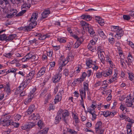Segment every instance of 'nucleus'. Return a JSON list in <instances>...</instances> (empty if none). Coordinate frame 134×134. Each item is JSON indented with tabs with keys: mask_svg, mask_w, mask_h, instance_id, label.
Instances as JSON below:
<instances>
[{
	"mask_svg": "<svg viewBox=\"0 0 134 134\" xmlns=\"http://www.w3.org/2000/svg\"><path fill=\"white\" fill-rule=\"evenodd\" d=\"M26 12V10H22L20 12H19L18 14L16 15V16H20L22 15L24 13Z\"/></svg>",
	"mask_w": 134,
	"mask_h": 134,
	"instance_id": "nucleus-54",
	"label": "nucleus"
},
{
	"mask_svg": "<svg viewBox=\"0 0 134 134\" xmlns=\"http://www.w3.org/2000/svg\"><path fill=\"white\" fill-rule=\"evenodd\" d=\"M58 40L60 42L65 43L66 42V41L63 38H58Z\"/></svg>",
	"mask_w": 134,
	"mask_h": 134,
	"instance_id": "nucleus-57",
	"label": "nucleus"
},
{
	"mask_svg": "<svg viewBox=\"0 0 134 134\" xmlns=\"http://www.w3.org/2000/svg\"><path fill=\"white\" fill-rule=\"evenodd\" d=\"M60 62L62 64V65L60 66L58 69L57 70V71L59 72L61 71L62 70V68L63 66L65 65L66 64L69 62L68 59H65L64 58H63L62 59L61 58L60 59Z\"/></svg>",
	"mask_w": 134,
	"mask_h": 134,
	"instance_id": "nucleus-7",
	"label": "nucleus"
},
{
	"mask_svg": "<svg viewBox=\"0 0 134 134\" xmlns=\"http://www.w3.org/2000/svg\"><path fill=\"white\" fill-rule=\"evenodd\" d=\"M28 26H25L22 27V30L24 31H30L32 29L34 28L37 25L36 22H31Z\"/></svg>",
	"mask_w": 134,
	"mask_h": 134,
	"instance_id": "nucleus-5",
	"label": "nucleus"
},
{
	"mask_svg": "<svg viewBox=\"0 0 134 134\" xmlns=\"http://www.w3.org/2000/svg\"><path fill=\"white\" fill-rule=\"evenodd\" d=\"M67 131L71 134H77V132L73 130L68 129Z\"/></svg>",
	"mask_w": 134,
	"mask_h": 134,
	"instance_id": "nucleus-43",
	"label": "nucleus"
},
{
	"mask_svg": "<svg viewBox=\"0 0 134 134\" xmlns=\"http://www.w3.org/2000/svg\"><path fill=\"white\" fill-rule=\"evenodd\" d=\"M72 46V45L70 43H69L68 44L67 47L66 48V49L69 51H70Z\"/></svg>",
	"mask_w": 134,
	"mask_h": 134,
	"instance_id": "nucleus-52",
	"label": "nucleus"
},
{
	"mask_svg": "<svg viewBox=\"0 0 134 134\" xmlns=\"http://www.w3.org/2000/svg\"><path fill=\"white\" fill-rule=\"evenodd\" d=\"M87 66L88 68H91L94 65L93 61L91 60H89L87 61L86 63Z\"/></svg>",
	"mask_w": 134,
	"mask_h": 134,
	"instance_id": "nucleus-30",
	"label": "nucleus"
},
{
	"mask_svg": "<svg viewBox=\"0 0 134 134\" xmlns=\"http://www.w3.org/2000/svg\"><path fill=\"white\" fill-rule=\"evenodd\" d=\"M123 17L124 19L128 20L130 19V17L128 15H123Z\"/></svg>",
	"mask_w": 134,
	"mask_h": 134,
	"instance_id": "nucleus-55",
	"label": "nucleus"
},
{
	"mask_svg": "<svg viewBox=\"0 0 134 134\" xmlns=\"http://www.w3.org/2000/svg\"><path fill=\"white\" fill-rule=\"evenodd\" d=\"M129 15L132 17H134V11H131L128 12Z\"/></svg>",
	"mask_w": 134,
	"mask_h": 134,
	"instance_id": "nucleus-64",
	"label": "nucleus"
},
{
	"mask_svg": "<svg viewBox=\"0 0 134 134\" xmlns=\"http://www.w3.org/2000/svg\"><path fill=\"white\" fill-rule=\"evenodd\" d=\"M42 129V130L39 131L37 133H35L34 134H46L48 130V128H45Z\"/></svg>",
	"mask_w": 134,
	"mask_h": 134,
	"instance_id": "nucleus-22",
	"label": "nucleus"
},
{
	"mask_svg": "<svg viewBox=\"0 0 134 134\" xmlns=\"http://www.w3.org/2000/svg\"><path fill=\"white\" fill-rule=\"evenodd\" d=\"M98 52H104V50L103 49V47L101 46H99L98 48Z\"/></svg>",
	"mask_w": 134,
	"mask_h": 134,
	"instance_id": "nucleus-49",
	"label": "nucleus"
},
{
	"mask_svg": "<svg viewBox=\"0 0 134 134\" xmlns=\"http://www.w3.org/2000/svg\"><path fill=\"white\" fill-rule=\"evenodd\" d=\"M69 114L68 111L66 110H59L58 111L55 119L59 121L62 119L64 122L67 123L70 119Z\"/></svg>",
	"mask_w": 134,
	"mask_h": 134,
	"instance_id": "nucleus-1",
	"label": "nucleus"
},
{
	"mask_svg": "<svg viewBox=\"0 0 134 134\" xmlns=\"http://www.w3.org/2000/svg\"><path fill=\"white\" fill-rule=\"evenodd\" d=\"M12 54L11 53H6L4 54V55L7 58H10L12 55Z\"/></svg>",
	"mask_w": 134,
	"mask_h": 134,
	"instance_id": "nucleus-48",
	"label": "nucleus"
},
{
	"mask_svg": "<svg viewBox=\"0 0 134 134\" xmlns=\"http://www.w3.org/2000/svg\"><path fill=\"white\" fill-rule=\"evenodd\" d=\"M98 33L99 35L102 37H103L105 36L104 33L103 31L100 29H99L97 30Z\"/></svg>",
	"mask_w": 134,
	"mask_h": 134,
	"instance_id": "nucleus-35",
	"label": "nucleus"
},
{
	"mask_svg": "<svg viewBox=\"0 0 134 134\" xmlns=\"http://www.w3.org/2000/svg\"><path fill=\"white\" fill-rule=\"evenodd\" d=\"M87 111L90 114L92 113V111H93L94 110L93 109L91 108V107H88L87 108Z\"/></svg>",
	"mask_w": 134,
	"mask_h": 134,
	"instance_id": "nucleus-58",
	"label": "nucleus"
},
{
	"mask_svg": "<svg viewBox=\"0 0 134 134\" xmlns=\"http://www.w3.org/2000/svg\"><path fill=\"white\" fill-rule=\"evenodd\" d=\"M50 13V12L49 10H45L41 14L42 17L43 19L46 18Z\"/></svg>",
	"mask_w": 134,
	"mask_h": 134,
	"instance_id": "nucleus-19",
	"label": "nucleus"
},
{
	"mask_svg": "<svg viewBox=\"0 0 134 134\" xmlns=\"http://www.w3.org/2000/svg\"><path fill=\"white\" fill-rule=\"evenodd\" d=\"M9 72H10L13 73L14 74H15V75H16V74H15L16 71L17 70L16 69H14V68H12L11 69H9Z\"/></svg>",
	"mask_w": 134,
	"mask_h": 134,
	"instance_id": "nucleus-50",
	"label": "nucleus"
},
{
	"mask_svg": "<svg viewBox=\"0 0 134 134\" xmlns=\"http://www.w3.org/2000/svg\"><path fill=\"white\" fill-rule=\"evenodd\" d=\"M97 53L99 58H100L101 62L103 63H105V58L104 54L105 53L104 52H98Z\"/></svg>",
	"mask_w": 134,
	"mask_h": 134,
	"instance_id": "nucleus-12",
	"label": "nucleus"
},
{
	"mask_svg": "<svg viewBox=\"0 0 134 134\" xmlns=\"http://www.w3.org/2000/svg\"><path fill=\"white\" fill-rule=\"evenodd\" d=\"M4 118H2L3 121V126H8L11 123L9 119L11 117L10 116L7 115V114L4 115Z\"/></svg>",
	"mask_w": 134,
	"mask_h": 134,
	"instance_id": "nucleus-3",
	"label": "nucleus"
},
{
	"mask_svg": "<svg viewBox=\"0 0 134 134\" xmlns=\"http://www.w3.org/2000/svg\"><path fill=\"white\" fill-rule=\"evenodd\" d=\"M82 17L83 19H85L87 21H90L92 19L90 16L88 15H82Z\"/></svg>",
	"mask_w": 134,
	"mask_h": 134,
	"instance_id": "nucleus-34",
	"label": "nucleus"
},
{
	"mask_svg": "<svg viewBox=\"0 0 134 134\" xmlns=\"http://www.w3.org/2000/svg\"><path fill=\"white\" fill-rule=\"evenodd\" d=\"M103 71L101 72H97L96 73V77L97 78H100L103 76Z\"/></svg>",
	"mask_w": 134,
	"mask_h": 134,
	"instance_id": "nucleus-37",
	"label": "nucleus"
},
{
	"mask_svg": "<svg viewBox=\"0 0 134 134\" xmlns=\"http://www.w3.org/2000/svg\"><path fill=\"white\" fill-rule=\"evenodd\" d=\"M6 38L7 36H6V35L5 34H3L2 35H0V40H5L6 41Z\"/></svg>",
	"mask_w": 134,
	"mask_h": 134,
	"instance_id": "nucleus-40",
	"label": "nucleus"
},
{
	"mask_svg": "<svg viewBox=\"0 0 134 134\" xmlns=\"http://www.w3.org/2000/svg\"><path fill=\"white\" fill-rule=\"evenodd\" d=\"M36 108L35 105H31L27 110L26 113L28 114H31L35 109Z\"/></svg>",
	"mask_w": 134,
	"mask_h": 134,
	"instance_id": "nucleus-17",
	"label": "nucleus"
},
{
	"mask_svg": "<svg viewBox=\"0 0 134 134\" xmlns=\"http://www.w3.org/2000/svg\"><path fill=\"white\" fill-rule=\"evenodd\" d=\"M95 132L96 133H98L102 130L104 131V130L102 129L101 122L99 121L97 122L95 126Z\"/></svg>",
	"mask_w": 134,
	"mask_h": 134,
	"instance_id": "nucleus-6",
	"label": "nucleus"
},
{
	"mask_svg": "<svg viewBox=\"0 0 134 134\" xmlns=\"http://www.w3.org/2000/svg\"><path fill=\"white\" fill-rule=\"evenodd\" d=\"M117 75L118 74L116 73H115V74H114L112 78L113 81H115L116 80L117 78Z\"/></svg>",
	"mask_w": 134,
	"mask_h": 134,
	"instance_id": "nucleus-62",
	"label": "nucleus"
},
{
	"mask_svg": "<svg viewBox=\"0 0 134 134\" xmlns=\"http://www.w3.org/2000/svg\"><path fill=\"white\" fill-rule=\"evenodd\" d=\"M96 42L92 40L90 41V43L88 46L87 47L90 48L91 45H92L93 46H94Z\"/></svg>",
	"mask_w": 134,
	"mask_h": 134,
	"instance_id": "nucleus-44",
	"label": "nucleus"
},
{
	"mask_svg": "<svg viewBox=\"0 0 134 134\" xmlns=\"http://www.w3.org/2000/svg\"><path fill=\"white\" fill-rule=\"evenodd\" d=\"M47 54L48 56L51 57L52 56L53 52L52 51H47Z\"/></svg>",
	"mask_w": 134,
	"mask_h": 134,
	"instance_id": "nucleus-56",
	"label": "nucleus"
},
{
	"mask_svg": "<svg viewBox=\"0 0 134 134\" xmlns=\"http://www.w3.org/2000/svg\"><path fill=\"white\" fill-rule=\"evenodd\" d=\"M95 20L101 26H103L105 23L104 20L98 16H96L95 17Z\"/></svg>",
	"mask_w": 134,
	"mask_h": 134,
	"instance_id": "nucleus-10",
	"label": "nucleus"
},
{
	"mask_svg": "<svg viewBox=\"0 0 134 134\" xmlns=\"http://www.w3.org/2000/svg\"><path fill=\"white\" fill-rule=\"evenodd\" d=\"M112 73V69H109L105 71H103V76L107 77L108 76L111 75Z\"/></svg>",
	"mask_w": 134,
	"mask_h": 134,
	"instance_id": "nucleus-15",
	"label": "nucleus"
},
{
	"mask_svg": "<svg viewBox=\"0 0 134 134\" xmlns=\"http://www.w3.org/2000/svg\"><path fill=\"white\" fill-rule=\"evenodd\" d=\"M30 7V5L29 4L27 3L24 4L21 6L22 8L26 9L29 8Z\"/></svg>",
	"mask_w": 134,
	"mask_h": 134,
	"instance_id": "nucleus-42",
	"label": "nucleus"
},
{
	"mask_svg": "<svg viewBox=\"0 0 134 134\" xmlns=\"http://www.w3.org/2000/svg\"><path fill=\"white\" fill-rule=\"evenodd\" d=\"M16 36L15 34H12L8 36L7 37L6 41H12L16 37Z\"/></svg>",
	"mask_w": 134,
	"mask_h": 134,
	"instance_id": "nucleus-23",
	"label": "nucleus"
},
{
	"mask_svg": "<svg viewBox=\"0 0 134 134\" xmlns=\"http://www.w3.org/2000/svg\"><path fill=\"white\" fill-rule=\"evenodd\" d=\"M87 76V74L85 72L83 73L81 77L84 80L86 77Z\"/></svg>",
	"mask_w": 134,
	"mask_h": 134,
	"instance_id": "nucleus-63",
	"label": "nucleus"
},
{
	"mask_svg": "<svg viewBox=\"0 0 134 134\" xmlns=\"http://www.w3.org/2000/svg\"><path fill=\"white\" fill-rule=\"evenodd\" d=\"M83 41V40L82 38L80 39H78L77 40L75 43L73 44V47L74 48H78L79 46L82 44Z\"/></svg>",
	"mask_w": 134,
	"mask_h": 134,
	"instance_id": "nucleus-11",
	"label": "nucleus"
},
{
	"mask_svg": "<svg viewBox=\"0 0 134 134\" xmlns=\"http://www.w3.org/2000/svg\"><path fill=\"white\" fill-rule=\"evenodd\" d=\"M105 60L108 64H109L111 68L114 67V66L110 57L108 55H106L105 57Z\"/></svg>",
	"mask_w": 134,
	"mask_h": 134,
	"instance_id": "nucleus-8",
	"label": "nucleus"
},
{
	"mask_svg": "<svg viewBox=\"0 0 134 134\" xmlns=\"http://www.w3.org/2000/svg\"><path fill=\"white\" fill-rule=\"evenodd\" d=\"M127 60L129 62L131 63L134 61V58L133 57L132 55L129 53L127 56Z\"/></svg>",
	"mask_w": 134,
	"mask_h": 134,
	"instance_id": "nucleus-33",
	"label": "nucleus"
},
{
	"mask_svg": "<svg viewBox=\"0 0 134 134\" xmlns=\"http://www.w3.org/2000/svg\"><path fill=\"white\" fill-rule=\"evenodd\" d=\"M30 82V81L29 79H26V80L22 82L20 84L19 87L22 88V89H24L27 86Z\"/></svg>",
	"mask_w": 134,
	"mask_h": 134,
	"instance_id": "nucleus-9",
	"label": "nucleus"
},
{
	"mask_svg": "<svg viewBox=\"0 0 134 134\" xmlns=\"http://www.w3.org/2000/svg\"><path fill=\"white\" fill-rule=\"evenodd\" d=\"M45 70L46 69L45 67L42 68L37 74V77H40L43 75L45 73Z\"/></svg>",
	"mask_w": 134,
	"mask_h": 134,
	"instance_id": "nucleus-16",
	"label": "nucleus"
},
{
	"mask_svg": "<svg viewBox=\"0 0 134 134\" xmlns=\"http://www.w3.org/2000/svg\"><path fill=\"white\" fill-rule=\"evenodd\" d=\"M34 97V95L32 94H29L28 97L26 99L24 102V104L26 105H27L31 102L32 99Z\"/></svg>",
	"mask_w": 134,
	"mask_h": 134,
	"instance_id": "nucleus-13",
	"label": "nucleus"
},
{
	"mask_svg": "<svg viewBox=\"0 0 134 134\" xmlns=\"http://www.w3.org/2000/svg\"><path fill=\"white\" fill-rule=\"evenodd\" d=\"M39 115L38 114H36L35 115L34 113H33L29 117V119L30 120H35L39 119Z\"/></svg>",
	"mask_w": 134,
	"mask_h": 134,
	"instance_id": "nucleus-14",
	"label": "nucleus"
},
{
	"mask_svg": "<svg viewBox=\"0 0 134 134\" xmlns=\"http://www.w3.org/2000/svg\"><path fill=\"white\" fill-rule=\"evenodd\" d=\"M85 90L82 88L80 90V95L81 96V99H82L83 98H85L86 96V91Z\"/></svg>",
	"mask_w": 134,
	"mask_h": 134,
	"instance_id": "nucleus-26",
	"label": "nucleus"
},
{
	"mask_svg": "<svg viewBox=\"0 0 134 134\" xmlns=\"http://www.w3.org/2000/svg\"><path fill=\"white\" fill-rule=\"evenodd\" d=\"M72 116L73 119L76 123H78L79 122V119L78 118L77 115L75 114L72 113Z\"/></svg>",
	"mask_w": 134,
	"mask_h": 134,
	"instance_id": "nucleus-36",
	"label": "nucleus"
},
{
	"mask_svg": "<svg viewBox=\"0 0 134 134\" xmlns=\"http://www.w3.org/2000/svg\"><path fill=\"white\" fill-rule=\"evenodd\" d=\"M51 93H47L44 95L45 103H47L48 100L51 99Z\"/></svg>",
	"mask_w": 134,
	"mask_h": 134,
	"instance_id": "nucleus-25",
	"label": "nucleus"
},
{
	"mask_svg": "<svg viewBox=\"0 0 134 134\" xmlns=\"http://www.w3.org/2000/svg\"><path fill=\"white\" fill-rule=\"evenodd\" d=\"M106 83L105 81H104L103 82V84L102 85V88H105L107 87L108 86V85L107 83L105 84V83Z\"/></svg>",
	"mask_w": 134,
	"mask_h": 134,
	"instance_id": "nucleus-60",
	"label": "nucleus"
},
{
	"mask_svg": "<svg viewBox=\"0 0 134 134\" xmlns=\"http://www.w3.org/2000/svg\"><path fill=\"white\" fill-rule=\"evenodd\" d=\"M80 24L82 26H85L87 28H89L90 25L89 24L83 21H82L80 22Z\"/></svg>",
	"mask_w": 134,
	"mask_h": 134,
	"instance_id": "nucleus-32",
	"label": "nucleus"
},
{
	"mask_svg": "<svg viewBox=\"0 0 134 134\" xmlns=\"http://www.w3.org/2000/svg\"><path fill=\"white\" fill-rule=\"evenodd\" d=\"M82 67L81 65H79L77 67L75 68L76 71H77L78 72H79L81 69Z\"/></svg>",
	"mask_w": 134,
	"mask_h": 134,
	"instance_id": "nucleus-51",
	"label": "nucleus"
},
{
	"mask_svg": "<svg viewBox=\"0 0 134 134\" xmlns=\"http://www.w3.org/2000/svg\"><path fill=\"white\" fill-rule=\"evenodd\" d=\"M29 43L30 44H31L34 43H35L36 44L37 43V40L35 39H34L30 41H29Z\"/></svg>",
	"mask_w": 134,
	"mask_h": 134,
	"instance_id": "nucleus-61",
	"label": "nucleus"
},
{
	"mask_svg": "<svg viewBox=\"0 0 134 134\" xmlns=\"http://www.w3.org/2000/svg\"><path fill=\"white\" fill-rule=\"evenodd\" d=\"M62 99V95L59 94H57L55 97L54 99L55 103L56 104L57 102L60 101Z\"/></svg>",
	"mask_w": 134,
	"mask_h": 134,
	"instance_id": "nucleus-24",
	"label": "nucleus"
},
{
	"mask_svg": "<svg viewBox=\"0 0 134 134\" xmlns=\"http://www.w3.org/2000/svg\"><path fill=\"white\" fill-rule=\"evenodd\" d=\"M74 55H73L71 53H70L69 54L68 57L66 58H65L64 57H62L60 58H61L62 59L63 58H64L65 59L67 58L68 59V60L69 61V60L70 59H72L74 58Z\"/></svg>",
	"mask_w": 134,
	"mask_h": 134,
	"instance_id": "nucleus-38",
	"label": "nucleus"
},
{
	"mask_svg": "<svg viewBox=\"0 0 134 134\" xmlns=\"http://www.w3.org/2000/svg\"><path fill=\"white\" fill-rule=\"evenodd\" d=\"M88 31L91 37H93L95 35V33L92 27L90 25L89 28H87Z\"/></svg>",
	"mask_w": 134,
	"mask_h": 134,
	"instance_id": "nucleus-20",
	"label": "nucleus"
},
{
	"mask_svg": "<svg viewBox=\"0 0 134 134\" xmlns=\"http://www.w3.org/2000/svg\"><path fill=\"white\" fill-rule=\"evenodd\" d=\"M60 79V76L59 74H56L53 77L52 80L54 83H56L59 81Z\"/></svg>",
	"mask_w": 134,
	"mask_h": 134,
	"instance_id": "nucleus-18",
	"label": "nucleus"
},
{
	"mask_svg": "<svg viewBox=\"0 0 134 134\" xmlns=\"http://www.w3.org/2000/svg\"><path fill=\"white\" fill-rule=\"evenodd\" d=\"M120 109L122 110L124 112H126L127 109L122 104L121 105L120 107Z\"/></svg>",
	"mask_w": 134,
	"mask_h": 134,
	"instance_id": "nucleus-41",
	"label": "nucleus"
},
{
	"mask_svg": "<svg viewBox=\"0 0 134 134\" xmlns=\"http://www.w3.org/2000/svg\"><path fill=\"white\" fill-rule=\"evenodd\" d=\"M35 74V72L34 71H32L30 72L27 75V77L28 78L27 79H29L30 81V80L31 79L34 77Z\"/></svg>",
	"mask_w": 134,
	"mask_h": 134,
	"instance_id": "nucleus-27",
	"label": "nucleus"
},
{
	"mask_svg": "<svg viewBox=\"0 0 134 134\" xmlns=\"http://www.w3.org/2000/svg\"><path fill=\"white\" fill-rule=\"evenodd\" d=\"M16 12H14L12 14L10 13L9 14H8V15L7 16V17L8 18H10L16 15Z\"/></svg>",
	"mask_w": 134,
	"mask_h": 134,
	"instance_id": "nucleus-47",
	"label": "nucleus"
},
{
	"mask_svg": "<svg viewBox=\"0 0 134 134\" xmlns=\"http://www.w3.org/2000/svg\"><path fill=\"white\" fill-rule=\"evenodd\" d=\"M110 36L108 38V41L111 44H113L114 42V39L113 37V34H111L110 35H109Z\"/></svg>",
	"mask_w": 134,
	"mask_h": 134,
	"instance_id": "nucleus-28",
	"label": "nucleus"
},
{
	"mask_svg": "<svg viewBox=\"0 0 134 134\" xmlns=\"http://www.w3.org/2000/svg\"><path fill=\"white\" fill-rule=\"evenodd\" d=\"M28 128H31L34 126L35 125V123L33 122H30L29 123V124L27 125Z\"/></svg>",
	"mask_w": 134,
	"mask_h": 134,
	"instance_id": "nucleus-45",
	"label": "nucleus"
},
{
	"mask_svg": "<svg viewBox=\"0 0 134 134\" xmlns=\"http://www.w3.org/2000/svg\"><path fill=\"white\" fill-rule=\"evenodd\" d=\"M37 125L38 127L41 129H43L44 127V124L41 120H40L38 122Z\"/></svg>",
	"mask_w": 134,
	"mask_h": 134,
	"instance_id": "nucleus-31",
	"label": "nucleus"
},
{
	"mask_svg": "<svg viewBox=\"0 0 134 134\" xmlns=\"http://www.w3.org/2000/svg\"><path fill=\"white\" fill-rule=\"evenodd\" d=\"M21 116L19 114L16 115L14 117V119L15 120L17 121H19L20 119Z\"/></svg>",
	"mask_w": 134,
	"mask_h": 134,
	"instance_id": "nucleus-53",
	"label": "nucleus"
},
{
	"mask_svg": "<svg viewBox=\"0 0 134 134\" xmlns=\"http://www.w3.org/2000/svg\"><path fill=\"white\" fill-rule=\"evenodd\" d=\"M128 74L129 76V80L132 81L133 80L134 78L133 74L131 72H130L128 73Z\"/></svg>",
	"mask_w": 134,
	"mask_h": 134,
	"instance_id": "nucleus-39",
	"label": "nucleus"
},
{
	"mask_svg": "<svg viewBox=\"0 0 134 134\" xmlns=\"http://www.w3.org/2000/svg\"><path fill=\"white\" fill-rule=\"evenodd\" d=\"M111 29L112 31L116 32L115 37L117 38L118 39L121 38L123 35L124 31L122 29L118 26H112Z\"/></svg>",
	"mask_w": 134,
	"mask_h": 134,
	"instance_id": "nucleus-2",
	"label": "nucleus"
},
{
	"mask_svg": "<svg viewBox=\"0 0 134 134\" xmlns=\"http://www.w3.org/2000/svg\"><path fill=\"white\" fill-rule=\"evenodd\" d=\"M38 16V14H37L36 13H33L30 20V21L33 22H36L35 21L36 20Z\"/></svg>",
	"mask_w": 134,
	"mask_h": 134,
	"instance_id": "nucleus-21",
	"label": "nucleus"
},
{
	"mask_svg": "<svg viewBox=\"0 0 134 134\" xmlns=\"http://www.w3.org/2000/svg\"><path fill=\"white\" fill-rule=\"evenodd\" d=\"M88 83L89 81L87 80L86 81L84 82H83V89L85 90L88 91L89 89L88 88Z\"/></svg>",
	"mask_w": 134,
	"mask_h": 134,
	"instance_id": "nucleus-29",
	"label": "nucleus"
},
{
	"mask_svg": "<svg viewBox=\"0 0 134 134\" xmlns=\"http://www.w3.org/2000/svg\"><path fill=\"white\" fill-rule=\"evenodd\" d=\"M126 104L128 107H134V98H131L130 96H127L126 100Z\"/></svg>",
	"mask_w": 134,
	"mask_h": 134,
	"instance_id": "nucleus-4",
	"label": "nucleus"
},
{
	"mask_svg": "<svg viewBox=\"0 0 134 134\" xmlns=\"http://www.w3.org/2000/svg\"><path fill=\"white\" fill-rule=\"evenodd\" d=\"M19 61L17 60L16 59H14L12 61L10 62V63L11 64H14V63H16V64L17 63L19 62Z\"/></svg>",
	"mask_w": 134,
	"mask_h": 134,
	"instance_id": "nucleus-59",
	"label": "nucleus"
},
{
	"mask_svg": "<svg viewBox=\"0 0 134 134\" xmlns=\"http://www.w3.org/2000/svg\"><path fill=\"white\" fill-rule=\"evenodd\" d=\"M109 111H107L103 112V115L104 116L106 117L109 116Z\"/></svg>",
	"mask_w": 134,
	"mask_h": 134,
	"instance_id": "nucleus-46",
	"label": "nucleus"
}]
</instances>
